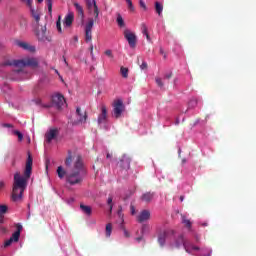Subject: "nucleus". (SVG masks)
Returning <instances> with one entry per match:
<instances>
[{
  "label": "nucleus",
  "instance_id": "obj_24",
  "mask_svg": "<svg viewBox=\"0 0 256 256\" xmlns=\"http://www.w3.org/2000/svg\"><path fill=\"white\" fill-rule=\"evenodd\" d=\"M141 31H142L143 35H145L147 41H151V36H149L147 25H145V23L141 24Z\"/></svg>",
  "mask_w": 256,
  "mask_h": 256
},
{
  "label": "nucleus",
  "instance_id": "obj_37",
  "mask_svg": "<svg viewBox=\"0 0 256 256\" xmlns=\"http://www.w3.org/2000/svg\"><path fill=\"white\" fill-rule=\"evenodd\" d=\"M23 3H25L30 9H33V0H22Z\"/></svg>",
  "mask_w": 256,
  "mask_h": 256
},
{
  "label": "nucleus",
  "instance_id": "obj_32",
  "mask_svg": "<svg viewBox=\"0 0 256 256\" xmlns=\"http://www.w3.org/2000/svg\"><path fill=\"white\" fill-rule=\"evenodd\" d=\"M56 28L58 32L63 33V29L61 28V16L58 17V20L56 22Z\"/></svg>",
  "mask_w": 256,
  "mask_h": 256
},
{
  "label": "nucleus",
  "instance_id": "obj_5",
  "mask_svg": "<svg viewBox=\"0 0 256 256\" xmlns=\"http://www.w3.org/2000/svg\"><path fill=\"white\" fill-rule=\"evenodd\" d=\"M16 231L12 234L10 239L6 240L4 242V247H10V245L14 242L17 243L19 241V238L21 237V231H23V225L17 223L15 224Z\"/></svg>",
  "mask_w": 256,
  "mask_h": 256
},
{
  "label": "nucleus",
  "instance_id": "obj_8",
  "mask_svg": "<svg viewBox=\"0 0 256 256\" xmlns=\"http://www.w3.org/2000/svg\"><path fill=\"white\" fill-rule=\"evenodd\" d=\"M95 25V20L93 18L88 19L85 25V41L86 43H91L93 40V26Z\"/></svg>",
  "mask_w": 256,
  "mask_h": 256
},
{
  "label": "nucleus",
  "instance_id": "obj_50",
  "mask_svg": "<svg viewBox=\"0 0 256 256\" xmlns=\"http://www.w3.org/2000/svg\"><path fill=\"white\" fill-rule=\"evenodd\" d=\"M34 101V103L36 104V105H41V99L40 98H37V99H35V100H33Z\"/></svg>",
  "mask_w": 256,
  "mask_h": 256
},
{
  "label": "nucleus",
  "instance_id": "obj_12",
  "mask_svg": "<svg viewBox=\"0 0 256 256\" xmlns=\"http://www.w3.org/2000/svg\"><path fill=\"white\" fill-rule=\"evenodd\" d=\"M123 111H125V105L123 104V100L115 101L113 105V116L116 119H119V117H121V115L123 114Z\"/></svg>",
  "mask_w": 256,
  "mask_h": 256
},
{
  "label": "nucleus",
  "instance_id": "obj_36",
  "mask_svg": "<svg viewBox=\"0 0 256 256\" xmlns=\"http://www.w3.org/2000/svg\"><path fill=\"white\" fill-rule=\"evenodd\" d=\"M13 133L18 136V141H23V134L20 131L14 130Z\"/></svg>",
  "mask_w": 256,
  "mask_h": 256
},
{
  "label": "nucleus",
  "instance_id": "obj_64",
  "mask_svg": "<svg viewBox=\"0 0 256 256\" xmlns=\"http://www.w3.org/2000/svg\"><path fill=\"white\" fill-rule=\"evenodd\" d=\"M44 107H49V106H44Z\"/></svg>",
  "mask_w": 256,
  "mask_h": 256
},
{
  "label": "nucleus",
  "instance_id": "obj_45",
  "mask_svg": "<svg viewBox=\"0 0 256 256\" xmlns=\"http://www.w3.org/2000/svg\"><path fill=\"white\" fill-rule=\"evenodd\" d=\"M156 83L158 87H163V81L161 80V78H156Z\"/></svg>",
  "mask_w": 256,
  "mask_h": 256
},
{
  "label": "nucleus",
  "instance_id": "obj_34",
  "mask_svg": "<svg viewBox=\"0 0 256 256\" xmlns=\"http://www.w3.org/2000/svg\"><path fill=\"white\" fill-rule=\"evenodd\" d=\"M9 210V207L7 205H0V215H5L7 211Z\"/></svg>",
  "mask_w": 256,
  "mask_h": 256
},
{
  "label": "nucleus",
  "instance_id": "obj_28",
  "mask_svg": "<svg viewBox=\"0 0 256 256\" xmlns=\"http://www.w3.org/2000/svg\"><path fill=\"white\" fill-rule=\"evenodd\" d=\"M182 223L185 227H187V229H191L193 223H191V220L187 219L185 216L182 217Z\"/></svg>",
  "mask_w": 256,
  "mask_h": 256
},
{
  "label": "nucleus",
  "instance_id": "obj_61",
  "mask_svg": "<svg viewBox=\"0 0 256 256\" xmlns=\"http://www.w3.org/2000/svg\"><path fill=\"white\" fill-rule=\"evenodd\" d=\"M38 1V3H43V0H37Z\"/></svg>",
  "mask_w": 256,
  "mask_h": 256
},
{
  "label": "nucleus",
  "instance_id": "obj_3",
  "mask_svg": "<svg viewBox=\"0 0 256 256\" xmlns=\"http://www.w3.org/2000/svg\"><path fill=\"white\" fill-rule=\"evenodd\" d=\"M34 33L39 43H51L53 41L51 33L47 31V24L34 28Z\"/></svg>",
  "mask_w": 256,
  "mask_h": 256
},
{
  "label": "nucleus",
  "instance_id": "obj_49",
  "mask_svg": "<svg viewBox=\"0 0 256 256\" xmlns=\"http://www.w3.org/2000/svg\"><path fill=\"white\" fill-rule=\"evenodd\" d=\"M131 215H135V206H130Z\"/></svg>",
  "mask_w": 256,
  "mask_h": 256
},
{
  "label": "nucleus",
  "instance_id": "obj_4",
  "mask_svg": "<svg viewBox=\"0 0 256 256\" xmlns=\"http://www.w3.org/2000/svg\"><path fill=\"white\" fill-rule=\"evenodd\" d=\"M183 245L186 253H189V241L185 239L183 234H180L173 242L170 243L171 249H179Z\"/></svg>",
  "mask_w": 256,
  "mask_h": 256
},
{
  "label": "nucleus",
  "instance_id": "obj_16",
  "mask_svg": "<svg viewBox=\"0 0 256 256\" xmlns=\"http://www.w3.org/2000/svg\"><path fill=\"white\" fill-rule=\"evenodd\" d=\"M169 235H175V230H165L163 233H160L158 236V243L160 247L165 245V241Z\"/></svg>",
  "mask_w": 256,
  "mask_h": 256
},
{
  "label": "nucleus",
  "instance_id": "obj_52",
  "mask_svg": "<svg viewBox=\"0 0 256 256\" xmlns=\"http://www.w3.org/2000/svg\"><path fill=\"white\" fill-rule=\"evenodd\" d=\"M0 231H1L2 233H7V228L1 226V227H0Z\"/></svg>",
  "mask_w": 256,
  "mask_h": 256
},
{
  "label": "nucleus",
  "instance_id": "obj_19",
  "mask_svg": "<svg viewBox=\"0 0 256 256\" xmlns=\"http://www.w3.org/2000/svg\"><path fill=\"white\" fill-rule=\"evenodd\" d=\"M151 219V212L149 210H142L137 216L138 223H145Z\"/></svg>",
  "mask_w": 256,
  "mask_h": 256
},
{
  "label": "nucleus",
  "instance_id": "obj_47",
  "mask_svg": "<svg viewBox=\"0 0 256 256\" xmlns=\"http://www.w3.org/2000/svg\"><path fill=\"white\" fill-rule=\"evenodd\" d=\"M124 231V237L129 238L131 237V234L129 233V231H127V229L123 228Z\"/></svg>",
  "mask_w": 256,
  "mask_h": 256
},
{
  "label": "nucleus",
  "instance_id": "obj_10",
  "mask_svg": "<svg viewBox=\"0 0 256 256\" xmlns=\"http://www.w3.org/2000/svg\"><path fill=\"white\" fill-rule=\"evenodd\" d=\"M36 65H20L16 66V68L13 70L14 75L17 77H23V75H27L31 69H35Z\"/></svg>",
  "mask_w": 256,
  "mask_h": 256
},
{
  "label": "nucleus",
  "instance_id": "obj_59",
  "mask_svg": "<svg viewBox=\"0 0 256 256\" xmlns=\"http://www.w3.org/2000/svg\"><path fill=\"white\" fill-rule=\"evenodd\" d=\"M183 199H185L184 196H180V201H183Z\"/></svg>",
  "mask_w": 256,
  "mask_h": 256
},
{
  "label": "nucleus",
  "instance_id": "obj_21",
  "mask_svg": "<svg viewBox=\"0 0 256 256\" xmlns=\"http://www.w3.org/2000/svg\"><path fill=\"white\" fill-rule=\"evenodd\" d=\"M74 19H75V16L73 15V13L67 14L63 21L64 27H66V28L71 27L73 25Z\"/></svg>",
  "mask_w": 256,
  "mask_h": 256
},
{
  "label": "nucleus",
  "instance_id": "obj_29",
  "mask_svg": "<svg viewBox=\"0 0 256 256\" xmlns=\"http://www.w3.org/2000/svg\"><path fill=\"white\" fill-rule=\"evenodd\" d=\"M116 23L120 27H125V20H123V16H121V14H117Z\"/></svg>",
  "mask_w": 256,
  "mask_h": 256
},
{
  "label": "nucleus",
  "instance_id": "obj_57",
  "mask_svg": "<svg viewBox=\"0 0 256 256\" xmlns=\"http://www.w3.org/2000/svg\"><path fill=\"white\" fill-rule=\"evenodd\" d=\"M141 239H143V237H138V238H136V241H141Z\"/></svg>",
  "mask_w": 256,
  "mask_h": 256
},
{
  "label": "nucleus",
  "instance_id": "obj_1",
  "mask_svg": "<svg viewBox=\"0 0 256 256\" xmlns=\"http://www.w3.org/2000/svg\"><path fill=\"white\" fill-rule=\"evenodd\" d=\"M67 171L63 170V166L57 168L58 177L63 179L66 175V181L70 185H79L83 183L85 175H87V168L83 162L81 154L72 155L71 151L68 152V157L65 160Z\"/></svg>",
  "mask_w": 256,
  "mask_h": 256
},
{
  "label": "nucleus",
  "instance_id": "obj_18",
  "mask_svg": "<svg viewBox=\"0 0 256 256\" xmlns=\"http://www.w3.org/2000/svg\"><path fill=\"white\" fill-rule=\"evenodd\" d=\"M59 135V129L57 128H50L48 132L45 134L46 142L51 143L53 139H57Z\"/></svg>",
  "mask_w": 256,
  "mask_h": 256
},
{
  "label": "nucleus",
  "instance_id": "obj_20",
  "mask_svg": "<svg viewBox=\"0 0 256 256\" xmlns=\"http://www.w3.org/2000/svg\"><path fill=\"white\" fill-rule=\"evenodd\" d=\"M73 5L76 9L79 19L83 21V19H85V11L83 10V6H81L78 2H74Z\"/></svg>",
  "mask_w": 256,
  "mask_h": 256
},
{
  "label": "nucleus",
  "instance_id": "obj_53",
  "mask_svg": "<svg viewBox=\"0 0 256 256\" xmlns=\"http://www.w3.org/2000/svg\"><path fill=\"white\" fill-rule=\"evenodd\" d=\"M160 53H161V55H164V59H165V57H167V56L165 55V51L163 50V48H160Z\"/></svg>",
  "mask_w": 256,
  "mask_h": 256
},
{
  "label": "nucleus",
  "instance_id": "obj_14",
  "mask_svg": "<svg viewBox=\"0 0 256 256\" xmlns=\"http://www.w3.org/2000/svg\"><path fill=\"white\" fill-rule=\"evenodd\" d=\"M86 6L88 11H93L95 21L99 19V7L97 6V2L95 0H86Z\"/></svg>",
  "mask_w": 256,
  "mask_h": 256
},
{
  "label": "nucleus",
  "instance_id": "obj_46",
  "mask_svg": "<svg viewBox=\"0 0 256 256\" xmlns=\"http://www.w3.org/2000/svg\"><path fill=\"white\" fill-rule=\"evenodd\" d=\"M146 231H149V225L144 224V225L142 226V233H145Z\"/></svg>",
  "mask_w": 256,
  "mask_h": 256
},
{
  "label": "nucleus",
  "instance_id": "obj_43",
  "mask_svg": "<svg viewBox=\"0 0 256 256\" xmlns=\"http://www.w3.org/2000/svg\"><path fill=\"white\" fill-rule=\"evenodd\" d=\"M140 7L144 9V11H147V5H145V2L143 0H140Z\"/></svg>",
  "mask_w": 256,
  "mask_h": 256
},
{
  "label": "nucleus",
  "instance_id": "obj_51",
  "mask_svg": "<svg viewBox=\"0 0 256 256\" xmlns=\"http://www.w3.org/2000/svg\"><path fill=\"white\" fill-rule=\"evenodd\" d=\"M3 127H7L8 129H11L13 127V125L5 123V124H3Z\"/></svg>",
  "mask_w": 256,
  "mask_h": 256
},
{
  "label": "nucleus",
  "instance_id": "obj_62",
  "mask_svg": "<svg viewBox=\"0 0 256 256\" xmlns=\"http://www.w3.org/2000/svg\"><path fill=\"white\" fill-rule=\"evenodd\" d=\"M93 69H95V68H93V66H91V67H90V71H93Z\"/></svg>",
  "mask_w": 256,
  "mask_h": 256
},
{
  "label": "nucleus",
  "instance_id": "obj_15",
  "mask_svg": "<svg viewBox=\"0 0 256 256\" xmlns=\"http://www.w3.org/2000/svg\"><path fill=\"white\" fill-rule=\"evenodd\" d=\"M15 44L17 45V47H20V49H24V51H29V53H35V51H37V48L34 45H31L27 42L16 40Z\"/></svg>",
  "mask_w": 256,
  "mask_h": 256
},
{
  "label": "nucleus",
  "instance_id": "obj_42",
  "mask_svg": "<svg viewBox=\"0 0 256 256\" xmlns=\"http://www.w3.org/2000/svg\"><path fill=\"white\" fill-rule=\"evenodd\" d=\"M104 53H105V55H106L107 57H110V59H112V57H113V52H112L111 50H106Z\"/></svg>",
  "mask_w": 256,
  "mask_h": 256
},
{
  "label": "nucleus",
  "instance_id": "obj_39",
  "mask_svg": "<svg viewBox=\"0 0 256 256\" xmlns=\"http://www.w3.org/2000/svg\"><path fill=\"white\" fill-rule=\"evenodd\" d=\"M189 107L193 108V107H197V99H192L189 102Z\"/></svg>",
  "mask_w": 256,
  "mask_h": 256
},
{
  "label": "nucleus",
  "instance_id": "obj_58",
  "mask_svg": "<svg viewBox=\"0 0 256 256\" xmlns=\"http://www.w3.org/2000/svg\"><path fill=\"white\" fill-rule=\"evenodd\" d=\"M91 53H93V45L90 46Z\"/></svg>",
  "mask_w": 256,
  "mask_h": 256
},
{
  "label": "nucleus",
  "instance_id": "obj_55",
  "mask_svg": "<svg viewBox=\"0 0 256 256\" xmlns=\"http://www.w3.org/2000/svg\"><path fill=\"white\" fill-rule=\"evenodd\" d=\"M107 159H111L112 155L110 153L107 154Z\"/></svg>",
  "mask_w": 256,
  "mask_h": 256
},
{
  "label": "nucleus",
  "instance_id": "obj_2",
  "mask_svg": "<svg viewBox=\"0 0 256 256\" xmlns=\"http://www.w3.org/2000/svg\"><path fill=\"white\" fill-rule=\"evenodd\" d=\"M33 172V157L28 154L26 166L24 170V176H21L19 172L14 174V184L12 190L13 201H19L23 197L25 189H27V182L31 179V173Z\"/></svg>",
  "mask_w": 256,
  "mask_h": 256
},
{
  "label": "nucleus",
  "instance_id": "obj_56",
  "mask_svg": "<svg viewBox=\"0 0 256 256\" xmlns=\"http://www.w3.org/2000/svg\"><path fill=\"white\" fill-rule=\"evenodd\" d=\"M141 69H147V65H142Z\"/></svg>",
  "mask_w": 256,
  "mask_h": 256
},
{
  "label": "nucleus",
  "instance_id": "obj_35",
  "mask_svg": "<svg viewBox=\"0 0 256 256\" xmlns=\"http://www.w3.org/2000/svg\"><path fill=\"white\" fill-rule=\"evenodd\" d=\"M126 3L128 5L129 11L131 12L135 11V7L133 6V2L131 0H126Z\"/></svg>",
  "mask_w": 256,
  "mask_h": 256
},
{
  "label": "nucleus",
  "instance_id": "obj_31",
  "mask_svg": "<svg viewBox=\"0 0 256 256\" xmlns=\"http://www.w3.org/2000/svg\"><path fill=\"white\" fill-rule=\"evenodd\" d=\"M46 5L48 7L49 13L53 12V0H46Z\"/></svg>",
  "mask_w": 256,
  "mask_h": 256
},
{
  "label": "nucleus",
  "instance_id": "obj_22",
  "mask_svg": "<svg viewBox=\"0 0 256 256\" xmlns=\"http://www.w3.org/2000/svg\"><path fill=\"white\" fill-rule=\"evenodd\" d=\"M76 115L79 117V123H87V112H81V109L78 107L76 109Z\"/></svg>",
  "mask_w": 256,
  "mask_h": 256
},
{
  "label": "nucleus",
  "instance_id": "obj_48",
  "mask_svg": "<svg viewBox=\"0 0 256 256\" xmlns=\"http://www.w3.org/2000/svg\"><path fill=\"white\" fill-rule=\"evenodd\" d=\"M164 77L165 79H171V77H173V72H168Z\"/></svg>",
  "mask_w": 256,
  "mask_h": 256
},
{
  "label": "nucleus",
  "instance_id": "obj_23",
  "mask_svg": "<svg viewBox=\"0 0 256 256\" xmlns=\"http://www.w3.org/2000/svg\"><path fill=\"white\" fill-rule=\"evenodd\" d=\"M153 197H155V194L153 192H146L141 196V199L145 203H151V201H153Z\"/></svg>",
  "mask_w": 256,
  "mask_h": 256
},
{
  "label": "nucleus",
  "instance_id": "obj_11",
  "mask_svg": "<svg viewBox=\"0 0 256 256\" xmlns=\"http://www.w3.org/2000/svg\"><path fill=\"white\" fill-rule=\"evenodd\" d=\"M124 38L128 42V45L134 49V47H137V36L135 33L131 32L129 29L124 30Z\"/></svg>",
  "mask_w": 256,
  "mask_h": 256
},
{
  "label": "nucleus",
  "instance_id": "obj_40",
  "mask_svg": "<svg viewBox=\"0 0 256 256\" xmlns=\"http://www.w3.org/2000/svg\"><path fill=\"white\" fill-rule=\"evenodd\" d=\"M191 249H192L193 251H199V247L194 246L193 244H191V243L189 242V252H188V253H191Z\"/></svg>",
  "mask_w": 256,
  "mask_h": 256
},
{
  "label": "nucleus",
  "instance_id": "obj_25",
  "mask_svg": "<svg viewBox=\"0 0 256 256\" xmlns=\"http://www.w3.org/2000/svg\"><path fill=\"white\" fill-rule=\"evenodd\" d=\"M80 209H81V211H83V213H85V215L89 216L92 213L91 206H87L85 204H80Z\"/></svg>",
  "mask_w": 256,
  "mask_h": 256
},
{
  "label": "nucleus",
  "instance_id": "obj_6",
  "mask_svg": "<svg viewBox=\"0 0 256 256\" xmlns=\"http://www.w3.org/2000/svg\"><path fill=\"white\" fill-rule=\"evenodd\" d=\"M67 105V101L65 100V96L61 93H56L52 95V107L56 109H63Z\"/></svg>",
  "mask_w": 256,
  "mask_h": 256
},
{
  "label": "nucleus",
  "instance_id": "obj_9",
  "mask_svg": "<svg viewBox=\"0 0 256 256\" xmlns=\"http://www.w3.org/2000/svg\"><path fill=\"white\" fill-rule=\"evenodd\" d=\"M30 15L32 17L33 29L43 26V24H41V10H35L33 8H30Z\"/></svg>",
  "mask_w": 256,
  "mask_h": 256
},
{
  "label": "nucleus",
  "instance_id": "obj_26",
  "mask_svg": "<svg viewBox=\"0 0 256 256\" xmlns=\"http://www.w3.org/2000/svg\"><path fill=\"white\" fill-rule=\"evenodd\" d=\"M155 11L159 15V17H161L163 13V4H161L160 2H155Z\"/></svg>",
  "mask_w": 256,
  "mask_h": 256
},
{
  "label": "nucleus",
  "instance_id": "obj_41",
  "mask_svg": "<svg viewBox=\"0 0 256 256\" xmlns=\"http://www.w3.org/2000/svg\"><path fill=\"white\" fill-rule=\"evenodd\" d=\"M133 193H135L134 190H131L129 193H126V195L124 197V201H127V199H129V197H131L133 195Z\"/></svg>",
  "mask_w": 256,
  "mask_h": 256
},
{
  "label": "nucleus",
  "instance_id": "obj_17",
  "mask_svg": "<svg viewBox=\"0 0 256 256\" xmlns=\"http://www.w3.org/2000/svg\"><path fill=\"white\" fill-rule=\"evenodd\" d=\"M100 114L98 115V125H103V123H107V106L102 104L100 107Z\"/></svg>",
  "mask_w": 256,
  "mask_h": 256
},
{
  "label": "nucleus",
  "instance_id": "obj_30",
  "mask_svg": "<svg viewBox=\"0 0 256 256\" xmlns=\"http://www.w3.org/2000/svg\"><path fill=\"white\" fill-rule=\"evenodd\" d=\"M112 231H113V225L111 223H108L106 225V237H111Z\"/></svg>",
  "mask_w": 256,
  "mask_h": 256
},
{
  "label": "nucleus",
  "instance_id": "obj_60",
  "mask_svg": "<svg viewBox=\"0 0 256 256\" xmlns=\"http://www.w3.org/2000/svg\"><path fill=\"white\" fill-rule=\"evenodd\" d=\"M12 167H15V160L12 162Z\"/></svg>",
  "mask_w": 256,
  "mask_h": 256
},
{
  "label": "nucleus",
  "instance_id": "obj_54",
  "mask_svg": "<svg viewBox=\"0 0 256 256\" xmlns=\"http://www.w3.org/2000/svg\"><path fill=\"white\" fill-rule=\"evenodd\" d=\"M0 223H4V217H3V215H0Z\"/></svg>",
  "mask_w": 256,
  "mask_h": 256
},
{
  "label": "nucleus",
  "instance_id": "obj_38",
  "mask_svg": "<svg viewBox=\"0 0 256 256\" xmlns=\"http://www.w3.org/2000/svg\"><path fill=\"white\" fill-rule=\"evenodd\" d=\"M27 29V19L22 17V30L25 31Z\"/></svg>",
  "mask_w": 256,
  "mask_h": 256
},
{
  "label": "nucleus",
  "instance_id": "obj_33",
  "mask_svg": "<svg viewBox=\"0 0 256 256\" xmlns=\"http://www.w3.org/2000/svg\"><path fill=\"white\" fill-rule=\"evenodd\" d=\"M107 204L109 205L110 207V213H113V197L109 196L108 199H107Z\"/></svg>",
  "mask_w": 256,
  "mask_h": 256
},
{
  "label": "nucleus",
  "instance_id": "obj_63",
  "mask_svg": "<svg viewBox=\"0 0 256 256\" xmlns=\"http://www.w3.org/2000/svg\"><path fill=\"white\" fill-rule=\"evenodd\" d=\"M55 73H57L59 75V71L58 70H55Z\"/></svg>",
  "mask_w": 256,
  "mask_h": 256
},
{
  "label": "nucleus",
  "instance_id": "obj_7",
  "mask_svg": "<svg viewBox=\"0 0 256 256\" xmlns=\"http://www.w3.org/2000/svg\"><path fill=\"white\" fill-rule=\"evenodd\" d=\"M4 65H39L37 58L28 57L20 60L8 61Z\"/></svg>",
  "mask_w": 256,
  "mask_h": 256
},
{
  "label": "nucleus",
  "instance_id": "obj_44",
  "mask_svg": "<svg viewBox=\"0 0 256 256\" xmlns=\"http://www.w3.org/2000/svg\"><path fill=\"white\" fill-rule=\"evenodd\" d=\"M138 65H147V63H145V61H143V58L142 57H138V62H137Z\"/></svg>",
  "mask_w": 256,
  "mask_h": 256
},
{
  "label": "nucleus",
  "instance_id": "obj_13",
  "mask_svg": "<svg viewBox=\"0 0 256 256\" xmlns=\"http://www.w3.org/2000/svg\"><path fill=\"white\" fill-rule=\"evenodd\" d=\"M117 165L118 167H120V169H124L125 171H127L131 167V157L127 154H123L119 158Z\"/></svg>",
  "mask_w": 256,
  "mask_h": 256
},
{
  "label": "nucleus",
  "instance_id": "obj_27",
  "mask_svg": "<svg viewBox=\"0 0 256 256\" xmlns=\"http://www.w3.org/2000/svg\"><path fill=\"white\" fill-rule=\"evenodd\" d=\"M120 73L124 79H127V77H129V68L122 66L120 68Z\"/></svg>",
  "mask_w": 256,
  "mask_h": 256
}]
</instances>
